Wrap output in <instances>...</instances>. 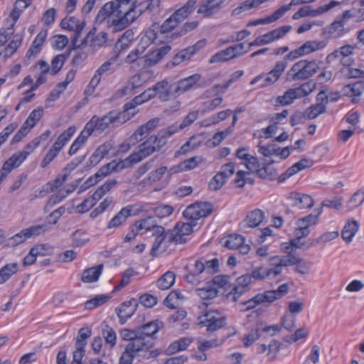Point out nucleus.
Wrapping results in <instances>:
<instances>
[{
  "label": "nucleus",
  "instance_id": "09e8293b",
  "mask_svg": "<svg viewBox=\"0 0 364 364\" xmlns=\"http://www.w3.org/2000/svg\"><path fill=\"white\" fill-rule=\"evenodd\" d=\"M136 231L146 230L151 231V229L156 225V222L153 217H147L134 223Z\"/></svg>",
  "mask_w": 364,
  "mask_h": 364
},
{
  "label": "nucleus",
  "instance_id": "c9c22d12",
  "mask_svg": "<svg viewBox=\"0 0 364 364\" xmlns=\"http://www.w3.org/2000/svg\"><path fill=\"white\" fill-rule=\"evenodd\" d=\"M18 264L16 262L6 264L0 269V283L4 284L8 281L12 275L18 271Z\"/></svg>",
  "mask_w": 364,
  "mask_h": 364
},
{
  "label": "nucleus",
  "instance_id": "a18cd8bd",
  "mask_svg": "<svg viewBox=\"0 0 364 364\" xmlns=\"http://www.w3.org/2000/svg\"><path fill=\"white\" fill-rule=\"evenodd\" d=\"M43 250V245H38L31 248L29 253L23 259V265L29 266L34 264L37 256L43 255V253L41 252Z\"/></svg>",
  "mask_w": 364,
  "mask_h": 364
},
{
  "label": "nucleus",
  "instance_id": "e2e57ef3",
  "mask_svg": "<svg viewBox=\"0 0 364 364\" xmlns=\"http://www.w3.org/2000/svg\"><path fill=\"white\" fill-rule=\"evenodd\" d=\"M279 294L276 293L275 290H269L265 291L262 294H257L256 295V299L260 300L261 304L267 302L272 303L277 299H279L278 297Z\"/></svg>",
  "mask_w": 364,
  "mask_h": 364
},
{
  "label": "nucleus",
  "instance_id": "4c0bfd02",
  "mask_svg": "<svg viewBox=\"0 0 364 364\" xmlns=\"http://www.w3.org/2000/svg\"><path fill=\"white\" fill-rule=\"evenodd\" d=\"M198 295L203 300L211 299L218 296L219 289H216L208 282L203 288L197 289Z\"/></svg>",
  "mask_w": 364,
  "mask_h": 364
},
{
  "label": "nucleus",
  "instance_id": "c85d7f7f",
  "mask_svg": "<svg viewBox=\"0 0 364 364\" xmlns=\"http://www.w3.org/2000/svg\"><path fill=\"white\" fill-rule=\"evenodd\" d=\"M102 269V264L85 269L82 274V281L85 283H90L97 281Z\"/></svg>",
  "mask_w": 364,
  "mask_h": 364
},
{
  "label": "nucleus",
  "instance_id": "7c9ffc66",
  "mask_svg": "<svg viewBox=\"0 0 364 364\" xmlns=\"http://www.w3.org/2000/svg\"><path fill=\"white\" fill-rule=\"evenodd\" d=\"M92 134L85 127L82 131L80 132L77 139L72 144L69 151L68 154L72 156L77 152V151L85 144L87 139Z\"/></svg>",
  "mask_w": 364,
  "mask_h": 364
},
{
  "label": "nucleus",
  "instance_id": "338daca9",
  "mask_svg": "<svg viewBox=\"0 0 364 364\" xmlns=\"http://www.w3.org/2000/svg\"><path fill=\"white\" fill-rule=\"evenodd\" d=\"M187 242V238L182 235L179 231L174 228L173 230L168 232V242L174 244H183Z\"/></svg>",
  "mask_w": 364,
  "mask_h": 364
},
{
  "label": "nucleus",
  "instance_id": "0eeeda50",
  "mask_svg": "<svg viewBox=\"0 0 364 364\" xmlns=\"http://www.w3.org/2000/svg\"><path fill=\"white\" fill-rule=\"evenodd\" d=\"M142 206L139 204L128 205L122 208L108 223L107 228H117L125 223L128 218L136 215L142 211Z\"/></svg>",
  "mask_w": 364,
  "mask_h": 364
},
{
  "label": "nucleus",
  "instance_id": "f03ea898",
  "mask_svg": "<svg viewBox=\"0 0 364 364\" xmlns=\"http://www.w3.org/2000/svg\"><path fill=\"white\" fill-rule=\"evenodd\" d=\"M124 114L117 110H111L102 117L94 115L85 124L91 134L99 135L107 129L118 127L126 122Z\"/></svg>",
  "mask_w": 364,
  "mask_h": 364
},
{
  "label": "nucleus",
  "instance_id": "412c9836",
  "mask_svg": "<svg viewBox=\"0 0 364 364\" xmlns=\"http://www.w3.org/2000/svg\"><path fill=\"white\" fill-rule=\"evenodd\" d=\"M223 2L224 0H205L199 6L197 12L204 16H210L220 9Z\"/></svg>",
  "mask_w": 364,
  "mask_h": 364
},
{
  "label": "nucleus",
  "instance_id": "f8f14e48",
  "mask_svg": "<svg viewBox=\"0 0 364 364\" xmlns=\"http://www.w3.org/2000/svg\"><path fill=\"white\" fill-rule=\"evenodd\" d=\"M188 272L184 276L185 279L193 285H198L200 283V274L205 272V262L203 259H197L193 264L186 266Z\"/></svg>",
  "mask_w": 364,
  "mask_h": 364
},
{
  "label": "nucleus",
  "instance_id": "f3484780",
  "mask_svg": "<svg viewBox=\"0 0 364 364\" xmlns=\"http://www.w3.org/2000/svg\"><path fill=\"white\" fill-rule=\"evenodd\" d=\"M297 257L295 255L274 256L269 258L274 275L279 276L284 267L294 266Z\"/></svg>",
  "mask_w": 364,
  "mask_h": 364
},
{
  "label": "nucleus",
  "instance_id": "b1692460",
  "mask_svg": "<svg viewBox=\"0 0 364 364\" xmlns=\"http://www.w3.org/2000/svg\"><path fill=\"white\" fill-rule=\"evenodd\" d=\"M145 49V46L142 45V43L139 44L137 47L127 56L125 62L129 64L136 63L139 66L145 68L144 62V53Z\"/></svg>",
  "mask_w": 364,
  "mask_h": 364
},
{
  "label": "nucleus",
  "instance_id": "2eb2a0df",
  "mask_svg": "<svg viewBox=\"0 0 364 364\" xmlns=\"http://www.w3.org/2000/svg\"><path fill=\"white\" fill-rule=\"evenodd\" d=\"M127 168H129V166L125 159L119 161L113 160L102 166L95 173V177L102 180L112 172H119Z\"/></svg>",
  "mask_w": 364,
  "mask_h": 364
},
{
  "label": "nucleus",
  "instance_id": "393cba45",
  "mask_svg": "<svg viewBox=\"0 0 364 364\" xmlns=\"http://www.w3.org/2000/svg\"><path fill=\"white\" fill-rule=\"evenodd\" d=\"M47 30H42L38 33L26 53L28 58H34L41 51L42 45L47 37Z\"/></svg>",
  "mask_w": 364,
  "mask_h": 364
},
{
  "label": "nucleus",
  "instance_id": "aec40b11",
  "mask_svg": "<svg viewBox=\"0 0 364 364\" xmlns=\"http://www.w3.org/2000/svg\"><path fill=\"white\" fill-rule=\"evenodd\" d=\"M326 46L324 41H309L293 50L296 58L320 50Z\"/></svg>",
  "mask_w": 364,
  "mask_h": 364
},
{
  "label": "nucleus",
  "instance_id": "37998d69",
  "mask_svg": "<svg viewBox=\"0 0 364 364\" xmlns=\"http://www.w3.org/2000/svg\"><path fill=\"white\" fill-rule=\"evenodd\" d=\"M259 323H257L244 338V346L249 347L262 336Z\"/></svg>",
  "mask_w": 364,
  "mask_h": 364
},
{
  "label": "nucleus",
  "instance_id": "49530a36",
  "mask_svg": "<svg viewBox=\"0 0 364 364\" xmlns=\"http://www.w3.org/2000/svg\"><path fill=\"white\" fill-rule=\"evenodd\" d=\"M213 287L216 289L225 291L226 287L230 284V277L228 275H218L213 278L211 281H209Z\"/></svg>",
  "mask_w": 364,
  "mask_h": 364
},
{
  "label": "nucleus",
  "instance_id": "20e7f679",
  "mask_svg": "<svg viewBox=\"0 0 364 364\" xmlns=\"http://www.w3.org/2000/svg\"><path fill=\"white\" fill-rule=\"evenodd\" d=\"M319 70L317 60H301L294 63L287 73L289 80H306L314 75Z\"/></svg>",
  "mask_w": 364,
  "mask_h": 364
},
{
  "label": "nucleus",
  "instance_id": "473e14b6",
  "mask_svg": "<svg viewBox=\"0 0 364 364\" xmlns=\"http://www.w3.org/2000/svg\"><path fill=\"white\" fill-rule=\"evenodd\" d=\"M168 236H162L156 237L151 249V255L152 257H157L159 255L164 252L168 248V240L166 241V238Z\"/></svg>",
  "mask_w": 364,
  "mask_h": 364
},
{
  "label": "nucleus",
  "instance_id": "4be33fe9",
  "mask_svg": "<svg viewBox=\"0 0 364 364\" xmlns=\"http://www.w3.org/2000/svg\"><path fill=\"white\" fill-rule=\"evenodd\" d=\"M291 26H283L274 30H272L264 35H262L261 37L263 40L264 45L269 44L283 38L287 33H289L291 31Z\"/></svg>",
  "mask_w": 364,
  "mask_h": 364
},
{
  "label": "nucleus",
  "instance_id": "58836bf2",
  "mask_svg": "<svg viewBox=\"0 0 364 364\" xmlns=\"http://www.w3.org/2000/svg\"><path fill=\"white\" fill-rule=\"evenodd\" d=\"M145 83V80L140 74L133 75L127 82V85L122 90L123 94L126 95L127 91L132 92L141 87Z\"/></svg>",
  "mask_w": 364,
  "mask_h": 364
},
{
  "label": "nucleus",
  "instance_id": "2f4dec72",
  "mask_svg": "<svg viewBox=\"0 0 364 364\" xmlns=\"http://www.w3.org/2000/svg\"><path fill=\"white\" fill-rule=\"evenodd\" d=\"M252 279L255 280H264L267 278H276L273 267L267 268L264 267H258L253 269L250 273Z\"/></svg>",
  "mask_w": 364,
  "mask_h": 364
},
{
  "label": "nucleus",
  "instance_id": "7ed1b4c3",
  "mask_svg": "<svg viewBox=\"0 0 364 364\" xmlns=\"http://www.w3.org/2000/svg\"><path fill=\"white\" fill-rule=\"evenodd\" d=\"M118 19V28H126L143 14V9L139 8L137 0H114Z\"/></svg>",
  "mask_w": 364,
  "mask_h": 364
},
{
  "label": "nucleus",
  "instance_id": "3c124183",
  "mask_svg": "<svg viewBox=\"0 0 364 364\" xmlns=\"http://www.w3.org/2000/svg\"><path fill=\"white\" fill-rule=\"evenodd\" d=\"M245 242V238L240 235H230L225 241V247L230 250L237 249Z\"/></svg>",
  "mask_w": 364,
  "mask_h": 364
},
{
  "label": "nucleus",
  "instance_id": "c756f323",
  "mask_svg": "<svg viewBox=\"0 0 364 364\" xmlns=\"http://www.w3.org/2000/svg\"><path fill=\"white\" fill-rule=\"evenodd\" d=\"M197 0H188L183 6L176 10L172 15L181 22L186 18L194 9Z\"/></svg>",
  "mask_w": 364,
  "mask_h": 364
},
{
  "label": "nucleus",
  "instance_id": "dca6fc26",
  "mask_svg": "<svg viewBox=\"0 0 364 364\" xmlns=\"http://www.w3.org/2000/svg\"><path fill=\"white\" fill-rule=\"evenodd\" d=\"M60 26L64 29L74 31L72 41L75 44L84 29L85 22L80 21L75 16H72L69 18H63L60 22Z\"/></svg>",
  "mask_w": 364,
  "mask_h": 364
},
{
  "label": "nucleus",
  "instance_id": "69168bd1",
  "mask_svg": "<svg viewBox=\"0 0 364 364\" xmlns=\"http://www.w3.org/2000/svg\"><path fill=\"white\" fill-rule=\"evenodd\" d=\"M341 73L348 79L364 78V71L358 68H344Z\"/></svg>",
  "mask_w": 364,
  "mask_h": 364
},
{
  "label": "nucleus",
  "instance_id": "774afa93",
  "mask_svg": "<svg viewBox=\"0 0 364 364\" xmlns=\"http://www.w3.org/2000/svg\"><path fill=\"white\" fill-rule=\"evenodd\" d=\"M344 26L345 21L343 19L335 21L328 27V33L339 36L343 33Z\"/></svg>",
  "mask_w": 364,
  "mask_h": 364
},
{
  "label": "nucleus",
  "instance_id": "72a5a7b5",
  "mask_svg": "<svg viewBox=\"0 0 364 364\" xmlns=\"http://www.w3.org/2000/svg\"><path fill=\"white\" fill-rule=\"evenodd\" d=\"M267 1L268 0H246L239 6L233 9L232 14L234 16H238L244 11L258 7L259 5Z\"/></svg>",
  "mask_w": 364,
  "mask_h": 364
},
{
  "label": "nucleus",
  "instance_id": "13d9d810",
  "mask_svg": "<svg viewBox=\"0 0 364 364\" xmlns=\"http://www.w3.org/2000/svg\"><path fill=\"white\" fill-rule=\"evenodd\" d=\"M160 0H146L139 4V8H141L144 11H149L152 13H158L159 11Z\"/></svg>",
  "mask_w": 364,
  "mask_h": 364
},
{
  "label": "nucleus",
  "instance_id": "e433bc0d",
  "mask_svg": "<svg viewBox=\"0 0 364 364\" xmlns=\"http://www.w3.org/2000/svg\"><path fill=\"white\" fill-rule=\"evenodd\" d=\"M235 58V54L232 53V50L230 46L224 50H222L218 52L215 55H213L210 58L209 62L210 63H222V62H225L229 60L233 59Z\"/></svg>",
  "mask_w": 364,
  "mask_h": 364
},
{
  "label": "nucleus",
  "instance_id": "603ef678",
  "mask_svg": "<svg viewBox=\"0 0 364 364\" xmlns=\"http://www.w3.org/2000/svg\"><path fill=\"white\" fill-rule=\"evenodd\" d=\"M92 331L90 328H82L78 331V336L75 342V346L85 348L87 345V339L90 337Z\"/></svg>",
  "mask_w": 364,
  "mask_h": 364
},
{
  "label": "nucleus",
  "instance_id": "0e129e2a",
  "mask_svg": "<svg viewBox=\"0 0 364 364\" xmlns=\"http://www.w3.org/2000/svg\"><path fill=\"white\" fill-rule=\"evenodd\" d=\"M294 6V4H291V1L289 4L283 5L280 8H279L277 10H276L270 16H268V20L269 23H273L278 19H279L281 17H282L286 12H287L291 6Z\"/></svg>",
  "mask_w": 364,
  "mask_h": 364
},
{
  "label": "nucleus",
  "instance_id": "bf43d9fd",
  "mask_svg": "<svg viewBox=\"0 0 364 364\" xmlns=\"http://www.w3.org/2000/svg\"><path fill=\"white\" fill-rule=\"evenodd\" d=\"M257 174L259 178L269 181L274 180L277 175L274 168H269L267 166L259 168L257 171Z\"/></svg>",
  "mask_w": 364,
  "mask_h": 364
},
{
  "label": "nucleus",
  "instance_id": "ddd939ff",
  "mask_svg": "<svg viewBox=\"0 0 364 364\" xmlns=\"http://www.w3.org/2000/svg\"><path fill=\"white\" fill-rule=\"evenodd\" d=\"M139 306V301L136 299H131L124 301L116 308L115 311L121 324L124 323L135 313Z\"/></svg>",
  "mask_w": 364,
  "mask_h": 364
},
{
  "label": "nucleus",
  "instance_id": "a211bd4d",
  "mask_svg": "<svg viewBox=\"0 0 364 364\" xmlns=\"http://www.w3.org/2000/svg\"><path fill=\"white\" fill-rule=\"evenodd\" d=\"M288 200H290L292 206L299 209L312 208L314 203V199L310 196L298 192H291L288 196Z\"/></svg>",
  "mask_w": 364,
  "mask_h": 364
},
{
  "label": "nucleus",
  "instance_id": "864d4df0",
  "mask_svg": "<svg viewBox=\"0 0 364 364\" xmlns=\"http://www.w3.org/2000/svg\"><path fill=\"white\" fill-rule=\"evenodd\" d=\"M364 202V191L358 190L350 198L347 203L349 210H353Z\"/></svg>",
  "mask_w": 364,
  "mask_h": 364
},
{
  "label": "nucleus",
  "instance_id": "1a4fd4ad",
  "mask_svg": "<svg viewBox=\"0 0 364 364\" xmlns=\"http://www.w3.org/2000/svg\"><path fill=\"white\" fill-rule=\"evenodd\" d=\"M46 228L47 225L43 224L36 225L23 229L20 232L14 235L8 240L7 246L13 247H16L32 236L40 235L42 232H44L46 230Z\"/></svg>",
  "mask_w": 364,
  "mask_h": 364
},
{
  "label": "nucleus",
  "instance_id": "4468645a",
  "mask_svg": "<svg viewBox=\"0 0 364 364\" xmlns=\"http://www.w3.org/2000/svg\"><path fill=\"white\" fill-rule=\"evenodd\" d=\"M200 79V75L193 74L191 76L181 79L171 85L173 93L180 95L191 90Z\"/></svg>",
  "mask_w": 364,
  "mask_h": 364
},
{
  "label": "nucleus",
  "instance_id": "5701e85b",
  "mask_svg": "<svg viewBox=\"0 0 364 364\" xmlns=\"http://www.w3.org/2000/svg\"><path fill=\"white\" fill-rule=\"evenodd\" d=\"M264 218V212L259 209H255L246 215L242 224L243 227L256 228L262 223Z\"/></svg>",
  "mask_w": 364,
  "mask_h": 364
},
{
  "label": "nucleus",
  "instance_id": "a878e982",
  "mask_svg": "<svg viewBox=\"0 0 364 364\" xmlns=\"http://www.w3.org/2000/svg\"><path fill=\"white\" fill-rule=\"evenodd\" d=\"M168 82L166 80L160 81L153 85L155 95L158 96L161 101H167L173 93L171 86L168 88Z\"/></svg>",
  "mask_w": 364,
  "mask_h": 364
},
{
  "label": "nucleus",
  "instance_id": "a19ab883",
  "mask_svg": "<svg viewBox=\"0 0 364 364\" xmlns=\"http://www.w3.org/2000/svg\"><path fill=\"white\" fill-rule=\"evenodd\" d=\"M43 112V109L41 107L33 109L30 113L28 117L26 119L23 126H26V127L30 130L42 118Z\"/></svg>",
  "mask_w": 364,
  "mask_h": 364
},
{
  "label": "nucleus",
  "instance_id": "680f3d73",
  "mask_svg": "<svg viewBox=\"0 0 364 364\" xmlns=\"http://www.w3.org/2000/svg\"><path fill=\"white\" fill-rule=\"evenodd\" d=\"M282 343L277 340L272 339L267 346V355L270 360L276 359L279 351L280 350Z\"/></svg>",
  "mask_w": 364,
  "mask_h": 364
},
{
  "label": "nucleus",
  "instance_id": "052dcab7",
  "mask_svg": "<svg viewBox=\"0 0 364 364\" xmlns=\"http://www.w3.org/2000/svg\"><path fill=\"white\" fill-rule=\"evenodd\" d=\"M339 233L338 231H332V232H326L322 235H321L317 239L314 240L313 242L311 243V245H314L316 244L323 245L326 242H331L338 237Z\"/></svg>",
  "mask_w": 364,
  "mask_h": 364
},
{
  "label": "nucleus",
  "instance_id": "9d476101",
  "mask_svg": "<svg viewBox=\"0 0 364 364\" xmlns=\"http://www.w3.org/2000/svg\"><path fill=\"white\" fill-rule=\"evenodd\" d=\"M322 213V207L316 208L314 210L313 213H311L305 217L299 218L297 222V228L300 235L308 236L310 234L311 226L316 225L318 223L319 215Z\"/></svg>",
  "mask_w": 364,
  "mask_h": 364
},
{
  "label": "nucleus",
  "instance_id": "6e6552de",
  "mask_svg": "<svg viewBox=\"0 0 364 364\" xmlns=\"http://www.w3.org/2000/svg\"><path fill=\"white\" fill-rule=\"evenodd\" d=\"M199 323L205 326L207 331L214 332L225 325V317L218 311H209L199 317Z\"/></svg>",
  "mask_w": 364,
  "mask_h": 364
},
{
  "label": "nucleus",
  "instance_id": "c03bdc74",
  "mask_svg": "<svg viewBox=\"0 0 364 364\" xmlns=\"http://www.w3.org/2000/svg\"><path fill=\"white\" fill-rule=\"evenodd\" d=\"M294 266V270L296 273L306 275L309 274L312 267V262L297 257Z\"/></svg>",
  "mask_w": 364,
  "mask_h": 364
},
{
  "label": "nucleus",
  "instance_id": "f257e3e1",
  "mask_svg": "<svg viewBox=\"0 0 364 364\" xmlns=\"http://www.w3.org/2000/svg\"><path fill=\"white\" fill-rule=\"evenodd\" d=\"M213 212V205L210 203L196 202L188 205L183 211V215L188 220L187 223L178 222L175 228L185 237L190 235L196 226V220L205 218Z\"/></svg>",
  "mask_w": 364,
  "mask_h": 364
},
{
  "label": "nucleus",
  "instance_id": "cd10ccee",
  "mask_svg": "<svg viewBox=\"0 0 364 364\" xmlns=\"http://www.w3.org/2000/svg\"><path fill=\"white\" fill-rule=\"evenodd\" d=\"M193 342V338L190 337H183L172 342L166 349L168 355L175 354L177 352L186 350Z\"/></svg>",
  "mask_w": 364,
  "mask_h": 364
},
{
  "label": "nucleus",
  "instance_id": "f704fd0d",
  "mask_svg": "<svg viewBox=\"0 0 364 364\" xmlns=\"http://www.w3.org/2000/svg\"><path fill=\"white\" fill-rule=\"evenodd\" d=\"M343 90L347 96H360L364 91V81L360 80L346 85L343 87Z\"/></svg>",
  "mask_w": 364,
  "mask_h": 364
},
{
  "label": "nucleus",
  "instance_id": "ea45409f",
  "mask_svg": "<svg viewBox=\"0 0 364 364\" xmlns=\"http://www.w3.org/2000/svg\"><path fill=\"white\" fill-rule=\"evenodd\" d=\"M175 278V274L168 271L158 279L157 287L162 290L168 289L174 284Z\"/></svg>",
  "mask_w": 364,
  "mask_h": 364
},
{
  "label": "nucleus",
  "instance_id": "423d86ee",
  "mask_svg": "<svg viewBox=\"0 0 364 364\" xmlns=\"http://www.w3.org/2000/svg\"><path fill=\"white\" fill-rule=\"evenodd\" d=\"M118 16L117 9L113 1L106 3L99 11L95 23H105L107 26L113 27L114 31L123 30V28H118Z\"/></svg>",
  "mask_w": 364,
  "mask_h": 364
},
{
  "label": "nucleus",
  "instance_id": "6e6d98bb",
  "mask_svg": "<svg viewBox=\"0 0 364 364\" xmlns=\"http://www.w3.org/2000/svg\"><path fill=\"white\" fill-rule=\"evenodd\" d=\"M326 107L322 104L316 103L309 107L305 112L309 119H315L319 114L326 112Z\"/></svg>",
  "mask_w": 364,
  "mask_h": 364
},
{
  "label": "nucleus",
  "instance_id": "de8ad7c7",
  "mask_svg": "<svg viewBox=\"0 0 364 364\" xmlns=\"http://www.w3.org/2000/svg\"><path fill=\"white\" fill-rule=\"evenodd\" d=\"M224 339H211L208 341H198V350L200 353L205 352L206 350L216 348L222 345L224 342Z\"/></svg>",
  "mask_w": 364,
  "mask_h": 364
},
{
  "label": "nucleus",
  "instance_id": "5fc2aeb1",
  "mask_svg": "<svg viewBox=\"0 0 364 364\" xmlns=\"http://www.w3.org/2000/svg\"><path fill=\"white\" fill-rule=\"evenodd\" d=\"M66 58L67 57L64 54H59L53 58L51 61V75H55L60 70Z\"/></svg>",
  "mask_w": 364,
  "mask_h": 364
},
{
  "label": "nucleus",
  "instance_id": "9b49d317",
  "mask_svg": "<svg viewBox=\"0 0 364 364\" xmlns=\"http://www.w3.org/2000/svg\"><path fill=\"white\" fill-rule=\"evenodd\" d=\"M155 151H156V149L149 138L144 143L139 146L138 151L132 154L125 159L127 160L129 167H132Z\"/></svg>",
  "mask_w": 364,
  "mask_h": 364
},
{
  "label": "nucleus",
  "instance_id": "79ce46f5",
  "mask_svg": "<svg viewBox=\"0 0 364 364\" xmlns=\"http://www.w3.org/2000/svg\"><path fill=\"white\" fill-rule=\"evenodd\" d=\"M287 66V63L285 60H280L277 62L274 67L268 73H266L268 77L272 79L275 83L282 76Z\"/></svg>",
  "mask_w": 364,
  "mask_h": 364
},
{
  "label": "nucleus",
  "instance_id": "8fccbe9b",
  "mask_svg": "<svg viewBox=\"0 0 364 364\" xmlns=\"http://www.w3.org/2000/svg\"><path fill=\"white\" fill-rule=\"evenodd\" d=\"M206 43V41L205 39L198 41L194 45L189 46L182 50L181 53L183 54L186 58L188 60L191 59V58L196 53L198 50H200L202 48L205 46Z\"/></svg>",
  "mask_w": 364,
  "mask_h": 364
},
{
  "label": "nucleus",
  "instance_id": "bb28decb",
  "mask_svg": "<svg viewBox=\"0 0 364 364\" xmlns=\"http://www.w3.org/2000/svg\"><path fill=\"white\" fill-rule=\"evenodd\" d=\"M359 229V223L356 220L348 221L341 231L343 240L350 243Z\"/></svg>",
  "mask_w": 364,
  "mask_h": 364
},
{
  "label": "nucleus",
  "instance_id": "4d7b16f0",
  "mask_svg": "<svg viewBox=\"0 0 364 364\" xmlns=\"http://www.w3.org/2000/svg\"><path fill=\"white\" fill-rule=\"evenodd\" d=\"M109 296L105 295H98L95 297L87 301L85 304V308L86 309H93L98 307L108 301Z\"/></svg>",
  "mask_w": 364,
  "mask_h": 364
},
{
  "label": "nucleus",
  "instance_id": "39448f33",
  "mask_svg": "<svg viewBox=\"0 0 364 364\" xmlns=\"http://www.w3.org/2000/svg\"><path fill=\"white\" fill-rule=\"evenodd\" d=\"M126 346L139 356L141 355V353H143L142 356L146 359L156 358L161 353V350L159 349L150 350L154 346V344L151 343V339L149 338V337L146 338L140 333H138L136 336L132 339V341L129 342Z\"/></svg>",
  "mask_w": 364,
  "mask_h": 364
},
{
  "label": "nucleus",
  "instance_id": "6ab92c4d",
  "mask_svg": "<svg viewBox=\"0 0 364 364\" xmlns=\"http://www.w3.org/2000/svg\"><path fill=\"white\" fill-rule=\"evenodd\" d=\"M163 327V323L156 320L148 322L147 323L137 328L139 333L147 338L151 339V343L154 345L156 339L155 334Z\"/></svg>",
  "mask_w": 364,
  "mask_h": 364
}]
</instances>
